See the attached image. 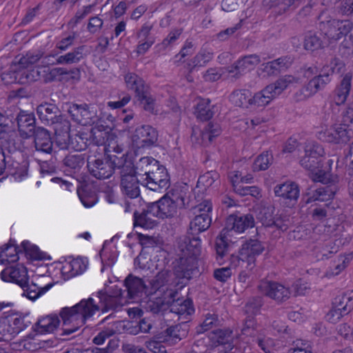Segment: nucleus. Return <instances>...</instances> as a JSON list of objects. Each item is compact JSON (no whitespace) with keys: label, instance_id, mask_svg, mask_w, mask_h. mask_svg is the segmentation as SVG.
I'll use <instances>...</instances> for the list:
<instances>
[{"label":"nucleus","instance_id":"1","mask_svg":"<svg viewBox=\"0 0 353 353\" xmlns=\"http://www.w3.org/2000/svg\"><path fill=\"white\" fill-rule=\"evenodd\" d=\"M104 154V159L96 158L91 155L87 158V168L89 173L93 177L100 180L108 179L117 170L118 171L125 157L124 154L120 157L110 154V150L105 148Z\"/></svg>","mask_w":353,"mask_h":353},{"label":"nucleus","instance_id":"2","mask_svg":"<svg viewBox=\"0 0 353 353\" xmlns=\"http://www.w3.org/2000/svg\"><path fill=\"white\" fill-rule=\"evenodd\" d=\"M264 250L265 246L261 241L250 239L241 245L239 255H230V265L234 268L241 266L252 270L255 266L256 258L261 254Z\"/></svg>","mask_w":353,"mask_h":353},{"label":"nucleus","instance_id":"3","mask_svg":"<svg viewBox=\"0 0 353 353\" xmlns=\"http://www.w3.org/2000/svg\"><path fill=\"white\" fill-rule=\"evenodd\" d=\"M99 310L100 306L94 302V299L88 298L81 300L73 307L63 308L60 315L64 325L77 321L81 325H83L88 318L92 316Z\"/></svg>","mask_w":353,"mask_h":353},{"label":"nucleus","instance_id":"4","mask_svg":"<svg viewBox=\"0 0 353 353\" xmlns=\"http://www.w3.org/2000/svg\"><path fill=\"white\" fill-rule=\"evenodd\" d=\"M133 168L134 163L125 156L118 170L121 189L130 199L137 198L140 195L139 184L141 185V181L143 179L135 174Z\"/></svg>","mask_w":353,"mask_h":353},{"label":"nucleus","instance_id":"5","mask_svg":"<svg viewBox=\"0 0 353 353\" xmlns=\"http://www.w3.org/2000/svg\"><path fill=\"white\" fill-rule=\"evenodd\" d=\"M127 87L134 91L137 99L143 105L145 110L153 112L154 100L150 93V87L144 80L133 72H128L124 77Z\"/></svg>","mask_w":353,"mask_h":353},{"label":"nucleus","instance_id":"6","mask_svg":"<svg viewBox=\"0 0 353 353\" xmlns=\"http://www.w3.org/2000/svg\"><path fill=\"white\" fill-rule=\"evenodd\" d=\"M352 79V74L347 72L345 74L341 81L339 86H338L334 91L333 95L330 101L328 102V107L325 106L324 119L327 121L330 119V113H332V117L339 112V106L343 104L348 95L350 94L351 89V82Z\"/></svg>","mask_w":353,"mask_h":353},{"label":"nucleus","instance_id":"7","mask_svg":"<svg viewBox=\"0 0 353 353\" xmlns=\"http://www.w3.org/2000/svg\"><path fill=\"white\" fill-rule=\"evenodd\" d=\"M197 259L192 256H184L179 255V259L174 262L173 275L177 281L179 288L186 285L188 281L192 279L195 272H197Z\"/></svg>","mask_w":353,"mask_h":353},{"label":"nucleus","instance_id":"8","mask_svg":"<svg viewBox=\"0 0 353 353\" xmlns=\"http://www.w3.org/2000/svg\"><path fill=\"white\" fill-rule=\"evenodd\" d=\"M67 112L72 120L81 125H92L97 120V115L94 107L87 103H66L65 104Z\"/></svg>","mask_w":353,"mask_h":353},{"label":"nucleus","instance_id":"9","mask_svg":"<svg viewBox=\"0 0 353 353\" xmlns=\"http://www.w3.org/2000/svg\"><path fill=\"white\" fill-rule=\"evenodd\" d=\"M195 217L190 223L191 234H199L205 231L211 225L212 219L209 213L212 212V205L210 201L204 200L194 207Z\"/></svg>","mask_w":353,"mask_h":353},{"label":"nucleus","instance_id":"10","mask_svg":"<svg viewBox=\"0 0 353 353\" xmlns=\"http://www.w3.org/2000/svg\"><path fill=\"white\" fill-rule=\"evenodd\" d=\"M37 114L40 121L45 125H54L63 123L65 132L70 129V123L63 119L60 110L54 103L44 102L37 108Z\"/></svg>","mask_w":353,"mask_h":353},{"label":"nucleus","instance_id":"11","mask_svg":"<svg viewBox=\"0 0 353 353\" xmlns=\"http://www.w3.org/2000/svg\"><path fill=\"white\" fill-rule=\"evenodd\" d=\"M353 310V291H347L335 297L332 309L327 314L329 321L336 323Z\"/></svg>","mask_w":353,"mask_h":353},{"label":"nucleus","instance_id":"12","mask_svg":"<svg viewBox=\"0 0 353 353\" xmlns=\"http://www.w3.org/2000/svg\"><path fill=\"white\" fill-rule=\"evenodd\" d=\"M258 290L260 293L278 304L287 301L291 296L290 288L276 281H261L258 285Z\"/></svg>","mask_w":353,"mask_h":353},{"label":"nucleus","instance_id":"13","mask_svg":"<svg viewBox=\"0 0 353 353\" xmlns=\"http://www.w3.org/2000/svg\"><path fill=\"white\" fill-rule=\"evenodd\" d=\"M327 84V77L322 76L319 72L294 94V99L296 102L306 101L323 90Z\"/></svg>","mask_w":353,"mask_h":353},{"label":"nucleus","instance_id":"14","mask_svg":"<svg viewBox=\"0 0 353 353\" xmlns=\"http://www.w3.org/2000/svg\"><path fill=\"white\" fill-rule=\"evenodd\" d=\"M158 137V132L154 128L149 125H143L135 129L132 141L137 148H150L157 145Z\"/></svg>","mask_w":353,"mask_h":353},{"label":"nucleus","instance_id":"15","mask_svg":"<svg viewBox=\"0 0 353 353\" xmlns=\"http://www.w3.org/2000/svg\"><path fill=\"white\" fill-rule=\"evenodd\" d=\"M141 185L148 189L157 192L170 186V176L165 166L159 165L148 177L143 178Z\"/></svg>","mask_w":353,"mask_h":353},{"label":"nucleus","instance_id":"16","mask_svg":"<svg viewBox=\"0 0 353 353\" xmlns=\"http://www.w3.org/2000/svg\"><path fill=\"white\" fill-rule=\"evenodd\" d=\"M173 273L169 270H163L159 272L155 277L151 280L150 285L152 293L157 291H170L168 296L174 298L177 293L176 290L172 289V287H179L176 285Z\"/></svg>","mask_w":353,"mask_h":353},{"label":"nucleus","instance_id":"17","mask_svg":"<svg viewBox=\"0 0 353 353\" xmlns=\"http://www.w3.org/2000/svg\"><path fill=\"white\" fill-rule=\"evenodd\" d=\"M261 62V59L256 54H249L237 60L232 65L228 66L224 70L235 79L239 78L246 70H249Z\"/></svg>","mask_w":353,"mask_h":353},{"label":"nucleus","instance_id":"18","mask_svg":"<svg viewBox=\"0 0 353 353\" xmlns=\"http://www.w3.org/2000/svg\"><path fill=\"white\" fill-rule=\"evenodd\" d=\"M170 312L176 314L181 323L190 321V316L194 312L192 301L190 299H177L169 305Z\"/></svg>","mask_w":353,"mask_h":353},{"label":"nucleus","instance_id":"19","mask_svg":"<svg viewBox=\"0 0 353 353\" xmlns=\"http://www.w3.org/2000/svg\"><path fill=\"white\" fill-rule=\"evenodd\" d=\"M213 59V53L206 49L201 48L194 57L183 61V69L193 73L200 68L205 67Z\"/></svg>","mask_w":353,"mask_h":353},{"label":"nucleus","instance_id":"20","mask_svg":"<svg viewBox=\"0 0 353 353\" xmlns=\"http://www.w3.org/2000/svg\"><path fill=\"white\" fill-rule=\"evenodd\" d=\"M6 160L4 172L7 174L13 176L15 179L21 180L28 175L29 161L28 159L20 157L18 159L8 157Z\"/></svg>","mask_w":353,"mask_h":353},{"label":"nucleus","instance_id":"21","mask_svg":"<svg viewBox=\"0 0 353 353\" xmlns=\"http://www.w3.org/2000/svg\"><path fill=\"white\" fill-rule=\"evenodd\" d=\"M0 275L3 281L14 283L19 286L25 284L29 277L27 268L21 265L7 267Z\"/></svg>","mask_w":353,"mask_h":353},{"label":"nucleus","instance_id":"22","mask_svg":"<svg viewBox=\"0 0 353 353\" xmlns=\"http://www.w3.org/2000/svg\"><path fill=\"white\" fill-rule=\"evenodd\" d=\"M16 120L19 134L22 138L28 139L33 136L37 130L36 120L33 114L20 110Z\"/></svg>","mask_w":353,"mask_h":353},{"label":"nucleus","instance_id":"23","mask_svg":"<svg viewBox=\"0 0 353 353\" xmlns=\"http://www.w3.org/2000/svg\"><path fill=\"white\" fill-rule=\"evenodd\" d=\"M198 234H191L190 231L188 235L185 236L179 244V249L181 254L179 255L184 256H192L197 259V256L201 253V239Z\"/></svg>","mask_w":353,"mask_h":353},{"label":"nucleus","instance_id":"24","mask_svg":"<svg viewBox=\"0 0 353 353\" xmlns=\"http://www.w3.org/2000/svg\"><path fill=\"white\" fill-rule=\"evenodd\" d=\"M124 285L129 299L141 297L143 294H152V290H149L142 279L131 274L125 278Z\"/></svg>","mask_w":353,"mask_h":353},{"label":"nucleus","instance_id":"25","mask_svg":"<svg viewBox=\"0 0 353 353\" xmlns=\"http://www.w3.org/2000/svg\"><path fill=\"white\" fill-rule=\"evenodd\" d=\"M254 218L251 214H232L227 219V229L241 233L254 226Z\"/></svg>","mask_w":353,"mask_h":353},{"label":"nucleus","instance_id":"26","mask_svg":"<svg viewBox=\"0 0 353 353\" xmlns=\"http://www.w3.org/2000/svg\"><path fill=\"white\" fill-rule=\"evenodd\" d=\"M33 136L36 151L46 154L54 153L53 142L48 130L44 128H37Z\"/></svg>","mask_w":353,"mask_h":353},{"label":"nucleus","instance_id":"27","mask_svg":"<svg viewBox=\"0 0 353 353\" xmlns=\"http://www.w3.org/2000/svg\"><path fill=\"white\" fill-rule=\"evenodd\" d=\"M151 204H147L145 208H143L141 212L137 210L134 211V227H141L144 229H152L157 225V221L155 218H157L156 214H152Z\"/></svg>","mask_w":353,"mask_h":353},{"label":"nucleus","instance_id":"28","mask_svg":"<svg viewBox=\"0 0 353 353\" xmlns=\"http://www.w3.org/2000/svg\"><path fill=\"white\" fill-rule=\"evenodd\" d=\"M151 204L152 214H156L159 219H165L173 216L177 210V208L164 195L159 200L150 203Z\"/></svg>","mask_w":353,"mask_h":353},{"label":"nucleus","instance_id":"29","mask_svg":"<svg viewBox=\"0 0 353 353\" xmlns=\"http://www.w3.org/2000/svg\"><path fill=\"white\" fill-rule=\"evenodd\" d=\"M274 191L276 196L288 201L292 205L294 204L299 197V188L294 182H286L276 185Z\"/></svg>","mask_w":353,"mask_h":353},{"label":"nucleus","instance_id":"30","mask_svg":"<svg viewBox=\"0 0 353 353\" xmlns=\"http://www.w3.org/2000/svg\"><path fill=\"white\" fill-rule=\"evenodd\" d=\"M88 54L87 47L84 45L79 46L72 50L57 57L52 64L71 65L79 63Z\"/></svg>","mask_w":353,"mask_h":353},{"label":"nucleus","instance_id":"31","mask_svg":"<svg viewBox=\"0 0 353 353\" xmlns=\"http://www.w3.org/2000/svg\"><path fill=\"white\" fill-rule=\"evenodd\" d=\"M318 21L319 23V28L321 31H323V34L327 36L328 38L334 40H339V36L337 34L339 30L337 28L339 26V20L332 19L330 16H328L325 11L321 12L318 17Z\"/></svg>","mask_w":353,"mask_h":353},{"label":"nucleus","instance_id":"32","mask_svg":"<svg viewBox=\"0 0 353 353\" xmlns=\"http://www.w3.org/2000/svg\"><path fill=\"white\" fill-rule=\"evenodd\" d=\"M112 129L108 125L97 123L90 131V138L94 146L103 145L106 148V143L112 137Z\"/></svg>","mask_w":353,"mask_h":353},{"label":"nucleus","instance_id":"33","mask_svg":"<svg viewBox=\"0 0 353 353\" xmlns=\"http://www.w3.org/2000/svg\"><path fill=\"white\" fill-rule=\"evenodd\" d=\"M160 163L152 157L141 158L134 164V172L141 178L148 177L159 165Z\"/></svg>","mask_w":353,"mask_h":353},{"label":"nucleus","instance_id":"34","mask_svg":"<svg viewBox=\"0 0 353 353\" xmlns=\"http://www.w3.org/2000/svg\"><path fill=\"white\" fill-rule=\"evenodd\" d=\"M336 186L334 184L321 186L312 192L307 193V203L313 201H327L334 198L336 192Z\"/></svg>","mask_w":353,"mask_h":353},{"label":"nucleus","instance_id":"35","mask_svg":"<svg viewBox=\"0 0 353 353\" xmlns=\"http://www.w3.org/2000/svg\"><path fill=\"white\" fill-rule=\"evenodd\" d=\"M68 141H65L63 144L57 141L58 145L61 149L65 150L71 148L76 151H81L86 149L88 146L87 134L83 132H78L74 134H67Z\"/></svg>","mask_w":353,"mask_h":353},{"label":"nucleus","instance_id":"36","mask_svg":"<svg viewBox=\"0 0 353 353\" xmlns=\"http://www.w3.org/2000/svg\"><path fill=\"white\" fill-rule=\"evenodd\" d=\"M25 283V284L20 285L23 290L22 295L32 301L37 299L53 286L52 283H49L43 288H40L32 281H30V277Z\"/></svg>","mask_w":353,"mask_h":353},{"label":"nucleus","instance_id":"37","mask_svg":"<svg viewBox=\"0 0 353 353\" xmlns=\"http://www.w3.org/2000/svg\"><path fill=\"white\" fill-rule=\"evenodd\" d=\"M15 241H10L0 248V264L6 263H14L19 260V254L22 252L15 243Z\"/></svg>","mask_w":353,"mask_h":353},{"label":"nucleus","instance_id":"38","mask_svg":"<svg viewBox=\"0 0 353 353\" xmlns=\"http://www.w3.org/2000/svg\"><path fill=\"white\" fill-rule=\"evenodd\" d=\"M60 323L57 316H46L40 319L34 325V330L39 334L51 333L55 330Z\"/></svg>","mask_w":353,"mask_h":353},{"label":"nucleus","instance_id":"39","mask_svg":"<svg viewBox=\"0 0 353 353\" xmlns=\"http://www.w3.org/2000/svg\"><path fill=\"white\" fill-rule=\"evenodd\" d=\"M325 35L321 32L310 31L305 34L304 48L309 51H315L324 47Z\"/></svg>","mask_w":353,"mask_h":353},{"label":"nucleus","instance_id":"40","mask_svg":"<svg viewBox=\"0 0 353 353\" xmlns=\"http://www.w3.org/2000/svg\"><path fill=\"white\" fill-rule=\"evenodd\" d=\"M328 121L332 123H339L353 129V101L347 104L340 116L336 114L332 117V113H330V119L327 121Z\"/></svg>","mask_w":353,"mask_h":353},{"label":"nucleus","instance_id":"41","mask_svg":"<svg viewBox=\"0 0 353 353\" xmlns=\"http://www.w3.org/2000/svg\"><path fill=\"white\" fill-rule=\"evenodd\" d=\"M186 194V191L183 187L176 185L172 188L165 196L177 208V209H181L185 206V200Z\"/></svg>","mask_w":353,"mask_h":353},{"label":"nucleus","instance_id":"42","mask_svg":"<svg viewBox=\"0 0 353 353\" xmlns=\"http://www.w3.org/2000/svg\"><path fill=\"white\" fill-rule=\"evenodd\" d=\"M296 82V79L292 75H284L279 77L274 83L269 84L268 90L276 98L281 94L290 84Z\"/></svg>","mask_w":353,"mask_h":353},{"label":"nucleus","instance_id":"43","mask_svg":"<svg viewBox=\"0 0 353 353\" xmlns=\"http://www.w3.org/2000/svg\"><path fill=\"white\" fill-rule=\"evenodd\" d=\"M213 105H210V100L202 99L197 103L194 114L197 119L201 121L210 120L214 115Z\"/></svg>","mask_w":353,"mask_h":353},{"label":"nucleus","instance_id":"44","mask_svg":"<svg viewBox=\"0 0 353 353\" xmlns=\"http://www.w3.org/2000/svg\"><path fill=\"white\" fill-rule=\"evenodd\" d=\"M252 93L249 90H237L230 96V101L238 107L249 108L251 105Z\"/></svg>","mask_w":353,"mask_h":353},{"label":"nucleus","instance_id":"45","mask_svg":"<svg viewBox=\"0 0 353 353\" xmlns=\"http://www.w3.org/2000/svg\"><path fill=\"white\" fill-rule=\"evenodd\" d=\"M345 70L344 62L339 58H334L328 65H324L320 70L322 76H326L328 79V83L331 81V77L334 73H342Z\"/></svg>","mask_w":353,"mask_h":353},{"label":"nucleus","instance_id":"46","mask_svg":"<svg viewBox=\"0 0 353 353\" xmlns=\"http://www.w3.org/2000/svg\"><path fill=\"white\" fill-rule=\"evenodd\" d=\"M97 296L103 306V312L108 310H117L123 305V297L103 296V290L97 292Z\"/></svg>","mask_w":353,"mask_h":353},{"label":"nucleus","instance_id":"47","mask_svg":"<svg viewBox=\"0 0 353 353\" xmlns=\"http://www.w3.org/2000/svg\"><path fill=\"white\" fill-rule=\"evenodd\" d=\"M86 269V265L81 258L74 259L67 262L62 268L63 274H69L72 277L83 273Z\"/></svg>","mask_w":353,"mask_h":353},{"label":"nucleus","instance_id":"48","mask_svg":"<svg viewBox=\"0 0 353 353\" xmlns=\"http://www.w3.org/2000/svg\"><path fill=\"white\" fill-rule=\"evenodd\" d=\"M274 98L270 90H268V86H266L262 90L252 96L251 105L263 108L268 105Z\"/></svg>","mask_w":353,"mask_h":353},{"label":"nucleus","instance_id":"49","mask_svg":"<svg viewBox=\"0 0 353 353\" xmlns=\"http://www.w3.org/2000/svg\"><path fill=\"white\" fill-rule=\"evenodd\" d=\"M211 339L218 345H228L232 348L233 341V332L230 329H219L212 332Z\"/></svg>","mask_w":353,"mask_h":353},{"label":"nucleus","instance_id":"50","mask_svg":"<svg viewBox=\"0 0 353 353\" xmlns=\"http://www.w3.org/2000/svg\"><path fill=\"white\" fill-rule=\"evenodd\" d=\"M85 154H69L63 159V165L70 170L79 171L85 163Z\"/></svg>","mask_w":353,"mask_h":353},{"label":"nucleus","instance_id":"51","mask_svg":"<svg viewBox=\"0 0 353 353\" xmlns=\"http://www.w3.org/2000/svg\"><path fill=\"white\" fill-rule=\"evenodd\" d=\"M273 162V155L266 151L259 155L254 160L252 165L254 171L267 170Z\"/></svg>","mask_w":353,"mask_h":353},{"label":"nucleus","instance_id":"52","mask_svg":"<svg viewBox=\"0 0 353 353\" xmlns=\"http://www.w3.org/2000/svg\"><path fill=\"white\" fill-rule=\"evenodd\" d=\"M219 325V319L216 314H207L203 323L196 327V333L202 334Z\"/></svg>","mask_w":353,"mask_h":353},{"label":"nucleus","instance_id":"53","mask_svg":"<svg viewBox=\"0 0 353 353\" xmlns=\"http://www.w3.org/2000/svg\"><path fill=\"white\" fill-rule=\"evenodd\" d=\"M223 232L224 230H222L220 236L216 239L214 245L216 254L221 259L226 256L229 248L227 236Z\"/></svg>","mask_w":353,"mask_h":353},{"label":"nucleus","instance_id":"54","mask_svg":"<svg viewBox=\"0 0 353 353\" xmlns=\"http://www.w3.org/2000/svg\"><path fill=\"white\" fill-rule=\"evenodd\" d=\"M40 77V72L35 68L23 70L20 72L19 81L21 83H29L37 81Z\"/></svg>","mask_w":353,"mask_h":353},{"label":"nucleus","instance_id":"55","mask_svg":"<svg viewBox=\"0 0 353 353\" xmlns=\"http://www.w3.org/2000/svg\"><path fill=\"white\" fill-rule=\"evenodd\" d=\"M78 195L82 204L86 208L92 207L98 201L97 194L94 192H89L86 189L79 190Z\"/></svg>","mask_w":353,"mask_h":353},{"label":"nucleus","instance_id":"56","mask_svg":"<svg viewBox=\"0 0 353 353\" xmlns=\"http://www.w3.org/2000/svg\"><path fill=\"white\" fill-rule=\"evenodd\" d=\"M274 208L272 207H266L262 208L258 214L257 219L265 227H272V224L274 223L273 215Z\"/></svg>","mask_w":353,"mask_h":353},{"label":"nucleus","instance_id":"57","mask_svg":"<svg viewBox=\"0 0 353 353\" xmlns=\"http://www.w3.org/2000/svg\"><path fill=\"white\" fill-rule=\"evenodd\" d=\"M23 252L27 256L34 260L43 259L42 252H40L37 246L31 245L28 241H24L21 243Z\"/></svg>","mask_w":353,"mask_h":353},{"label":"nucleus","instance_id":"58","mask_svg":"<svg viewBox=\"0 0 353 353\" xmlns=\"http://www.w3.org/2000/svg\"><path fill=\"white\" fill-rule=\"evenodd\" d=\"M320 163V160L306 155L300 160V164L303 168L316 174H317V171H319Z\"/></svg>","mask_w":353,"mask_h":353},{"label":"nucleus","instance_id":"59","mask_svg":"<svg viewBox=\"0 0 353 353\" xmlns=\"http://www.w3.org/2000/svg\"><path fill=\"white\" fill-rule=\"evenodd\" d=\"M42 57L43 52L40 51L28 52L20 59L19 63L25 68H28L37 63Z\"/></svg>","mask_w":353,"mask_h":353},{"label":"nucleus","instance_id":"60","mask_svg":"<svg viewBox=\"0 0 353 353\" xmlns=\"http://www.w3.org/2000/svg\"><path fill=\"white\" fill-rule=\"evenodd\" d=\"M324 153V149L317 143H308L305 149V155L314 157L320 161Z\"/></svg>","mask_w":353,"mask_h":353},{"label":"nucleus","instance_id":"61","mask_svg":"<svg viewBox=\"0 0 353 353\" xmlns=\"http://www.w3.org/2000/svg\"><path fill=\"white\" fill-rule=\"evenodd\" d=\"M182 32L183 30L181 28H174L172 30L158 46L161 50L166 49L170 45L174 43L179 39Z\"/></svg>","mask_w":353,"mask_h":353},{"label":"nucleus","instance_id":"62","mask_svg":"<svg viewBox=\"0 0 353 353\" xmlns=\"http://www.w3.org/2000/svg\"><path fill=\"white\" fill-rule=\"evenodd\" d=\"M235 192L241 196L251 195L256 199L261 197V190L256 186H238Z\"/></svg>","mask_w":353,"mask_h":353},{"label":"nucleus","instance_id":"63","mask_svg":"<svg viewBox=\"0 0 353 353\" xmlns=\"http://www.w3.org/2000/svg\"><path fill=\"white\" fill-rule=\"evenodd\" d=\"M263 303L264 302L262 296H257L252 297L245 305L246 311L253 314H256L259 312Z\"/></svg>","mask_w":353,"mask_h":353},{"label":"nucleus","instance_id":"64","mask_svg":"<svg viewBox=\"0 0 353 353\" xmlns=\"http://www.w3.org/2000/svg\"><path fill=\"white\" fill-rule=\"evenodd\" d=\"M218 177L216 172L210 171L199 176L198 184L203 185L205 188L210 187Z\"/></svg>","mask_w":353,"mask_h":353}]
</instances>
